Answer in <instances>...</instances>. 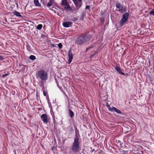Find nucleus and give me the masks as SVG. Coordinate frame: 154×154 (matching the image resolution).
I'll return each instance as SVG.
<instances>
[{"mask_svg":"<svg viewBox=\"0 0 154 154\" xmlns=\"http://www.w3.org/2000/svg\"><path fill=\"white\" fill-rule=\"evenodd\" d=\"M92 48V47H89V48H87L86 49V51H88V49H90V48Z\"/></svg>","mask_w":154,"mask_h":154,"instance_id":"obj_29","label":"nucleus"},{"mask_svg":"<svg viewBox=\"0 0 154 154\" xmlns=\"http://www.w3.org/2000/svg\"><path fill=\"white\" fill-rule=\"evenodd\" d=\"M68 57L69 58L68 63L69 64L71 62L73 59L72 54V53L71 51L70 50L68 52Z\"/></svg>","mask_w":154,"mask_h":154,"instance_id":"obj_10","label":"nucleus"},{"mask_svg":"<svg viewBox=\"0 0 154 154\" xmlns=\"http://www.w3.org/2000/svg\"><path fill=\"white\" fill-rule=\"evenodd\" d=\"M9 74L6 73L5 74H3L2 75V77H5L7 75H8Z\"/></svg>","mask_w":154,"mask_h":154,"instance_id":"obj_25","label":"nucleus"},{"mask_svg":"<svg viewBox=\"0 0 154 154\" xmlns=\"http://www.w3.org/2000/svg\"><path fill=\"white\" fill-rule=\"evenodd\" d=\"M69 116L72 118L74 116V113L70 109L69 110Z\"/></svg>","mask_w":154,"mask_h":154,"instance_id":"obj_17","label":"nucleus"},{"mask_svg":"<svg viewBox=\"0 0 154 154\" xmlns=\"http://www.w3.org/2000/svg\"><path fill=\"white\" fill-rule=\"evenodd\" d=\"M3 57L2 56L0 55V60H3Z\"/></svg>","mask_w":154,"mask_h":154,"instance_id":"obj_28","label":"nucleus"},{"mask_svg":"<svg viewBox=\"0 0 154 154\" xmlns=\"http://www.w3.org/2000/svg\"><path fill=\"white\" fill-rule=\"evenodd\" d=\"M43 94L45 96H46L47 95V92H46V91H44L43 92Z\"/></svg>","mask_w":154,"mask_h":154,"instance_id":"obj_24","label":"nucleus"},{"mask_svg":"<svg viewBox=\"0 0 154 154\" xmlns=\"http://www.w3.org/2000/svg\"><path fill=\"white\" fill-rule=\"evenodd\" d=\"M79 2H82V0H78Z\"/></svg>","mask_w":154,"mask_h":154,"instance_id":"obj_31","label":"nucleus"},{"mask_svg":"<svg viewBox=\"0 0 154 154\" xmlns=\"http://www.w3.org/2000/svg\"><path fill=\"white\" fill-rule=\"evenodd\" d=\"M27 49L29 51H30V48L29 47V48L27 47Z\"/></svg>","mask_w":154,"mask_h":154,"instance_id":"obj_30","label":"nucleus"},{"mask_svg":"<svg viewBox=\"0 0 154 154\" xmlns=\"http://www.w3.org/2000/svg\"><path fill=\"white\" fill-rule=\"evenodd\" d=\"M116 6L117 8H119L118 11L121 12L122 13H124L126 11V8L122 5H121L120 3H116Z\"/></svg>","mask_w":154,"mask_h":154,"instance_id":"obj_6","label":"nucleus"},{"mask_svg":"<svg viewBox=\"0 0 154 154\" xmlns=\"http://www.w3.org/2000/svg\"><path fill=\"white\" fill-rule=\"evenodd\" d=\"M61 5L63 6L64 9L66 11H71L72 9L69 5V2L67 0H62Z\"/></svg>","mask_w":154,"mask_h":154,"instance_id":"obj_5","label":"nucleus"},{"mask_svg":"<svg viewBox=\"0 0 154 154\" xmlns=\"http://www.w3.org/2000/svg\"><path fill=\"white\" fill-rule=\"evenodd\" d=\"M29 58L31 60H34L36 59L35 57L33 55H30L29 56Z\"/></svg>","mask_w":154,"mask_h":154,"instance_id":"obj_19","label":"nucleus"},{"mask_svg":"<svg viewBox=\"0 0 154 154\" xmlns=\"http://www.w3.org/2000/svg\"><path fill=\"white\" fill-rule=\"evenodd\" d=\"M58 46L59 49H61L62 48V45L61 43H60L58 44Z\"/></svg>","mask_w":154,"mask_h":154,"instance_id":"obj_22","label":"nucleus"},{"mask_svg":"<svg viewBox=\"0 0 154 154\" xmlns=\"http://www.w3.org/2000/svg\"><path fill=\"white\" fill-rule=\"evenodd\" d=\"M41 118L44 123H47L48 122V116L46 114H44L42 115Z\"/></svg>","mask_w":154,"mask_h":154,"instance_id":"obj_8","label":"nucleus"},{"mask_svg":"<svg viewBox=\"0 0 154 154\" xmlns=\"http://www.w3.org/2000/svg\"><path fill=\"white\" fill-rule=\"evenodd\" d=\"M13 13L14 15L17 17H22V16L20 14V13L16 11H14Z\"/></svg>","mask_w":154,"mask_h":154,"instance_id":"obj_14","label":"nucleus"},{"mask_svg":"<svg viewBox=\"0 0 154 154\" xmlns=\"http://www.w3.org/2000/svg\"><path fill=\"white\" fill-rule=\"evenodd\" d=\"M42 83L41 86L42 87V90L43 91V92L44 91H45V88H44V84L42 83Z\"/></svg>","mask_w":154,"mask_h":154,"instance_id":"obj_23","label":"nucleus"},{"mask_svg":"<svg viewBox=\"0 0 154 154\" xmlns=\"http://www.w3.org/2000/svg\"><path fill=\"white\" fill-rule=\"evenodd\" d=\"M149 14L152 16H154V9H152L150 11Z\"/></svg>","mask_w":154,"mask_h":154,"instance_id":"obj_20","label":"nucleus"},{"mask_svg":"<svg viewBox=\"0 0 154 154\" xmlns=\"http://www.w3.org/2000/svg\"><path fill=\"white\" fill-rule=\"evenodd\" d=\"M106 105L107 106L109 110L110 111H111L112 109V107H111L109 105V104L108 103H106Z\"/></svg>","mask_w":154,"mask_h":154,"instance_id":"obj_21","label":"nucleus"},{"mask_svg":"<svg viewBox=\"0 0 154 154\" xmlns=\"http://www.w3.org/2000/svg\"><path fill=\"white\" fill-rule=\"evenodd\" d=\"M63 92V93H64V94L65 95H66V94H65V93L64 92Z\"/></svg>","mask_w":154,"mask_h":154,"instance_id":"obj_32","label":"nucleus"},{"mask_svg":"<svg viewBox=\"0 0 154 154\" xmlns=\"http://www.w3.org/2000/svg\"><path fill=\"white\" fill-rule=\"evenodd\" d=\"M85 8L86 9H90V6L89 5H87L86 7Z\"/></svg>","mask_w":154,"mask_h":154,"instance_id":"obj_26","label":"nucleus"},{"mask_svg":"<svg viewBox=\"0 0 154 154\" xmlns=\"http://www.w3.org/2000/svg\"><path fill=\"white\" fill-rule=\"evenodd\" d=\"M75 137L74 139L79 140V131L77 129L76 127H75Z\"/></svg>","mask_w":154,"mask_h":154,"instance_id":"obj_9","label":"nucleus"},{"mask_svg":"<svg viewBox=\"0 0 154 154\" xmlns=\"http://www.w3.org/2000/svg\"><path fill=\"white\" fill-rule=\"evenodd\" d=\"M89 39L88 36L85 34H82L76 38L75 43L78 45H81L88 41Z\"/></svg>","mask_w":154,"mask_h":154,"instance_id":"obj_1","label":"nucleus"},{"mask_svg":"<svg viewBox=\"0 0 154 154\" xmlns=\"http://www.w3.org/2000/svg\"><path fill=\"white\" fill-rule=\"evenodd\" d=\"M115 69L116 70V71L119 72V73L121 75H124V73L122 71V70L121 69L120 67H116L115 68Z\"/></svg>","mask_w":154,"mask_h":154,"instance_id":"obj_13","label":"nucleus"},{"mask_svg":"<svg viewBox=\"0 0 154 154\" xmlns=\"http://www.w3.org/2000/svg\"><path fill=\"white\" fill-rule=\"evenodd\" d=\"M37 77L41 80V83L42 81H46L48 79V74L47 72L44 70H40L37 74Z\"/></svg>","mask_w":154,"mask_h":154,"instance_id":"obj_2","label":"nucleus"},{"mask_svg":"<svg viewBox=\"0 0 154 154\" xmlns=\"http://www.w3.org/2000/svg\"><path fill=\"white\" fill-rule=\"evenodd\" d=\"M75 5L76 8L78 10L81 6L82 5V2H78L77 0L73 2Z\"/></svg>","mask_w":154,"mask_h":154,"instance_id":"obj_7","label":"nucleus"},{"mask_svg":"<svg viewBox=\"0 0 154 154\" xmlns=\"http://www.w3.org/2000/svg\"><path fill=\"white\" fill-rule=\"evenodd\" d=\"M115 111L118 114H122V112L120 111V110H119L118 109L116 108L115 107H112V109L111 111L113 112V111Z\"/></svg>","mask_w":154,"mask_h":154,"instance_id":"obj_12","label":"nucleus"},{"mask_svg":"<svg viewBox=\"0 0 154 154\" xmlns=\"http://www.w3.org/2000/svg\"><path fill=\"white\" fill-rule=\"evenodd\" d=\"M72 23L70 21L66 22L63 23V25L64 27L67 28L71 26Z\"/></svg>","mask_w":154,"mask_h":154,"instance_id":"obj_11","label":"nucleus"},{"mask_svg":"<svg viewBox=\"0 0 154 154\" xmlns=\"http://www.w3.org/2000/svg\"><path fill=\"white\" fill-rule=\"evenodd\" d=\"M42 27V25L41 24H39L38 25L37 27V29L38 30H40Z\"/></svg>","mask_w":154,"mask_h":154,"instance_id":"obj_18","label":"nucleus"},{"mask_svg":"<svg viewBox=\"0 0 154 154\" xmlns=\"http://www.w3.org/2000/svg\"><path fill=\"white\" fill-rule=\"evenodd\" d=\"M77 20V18L76 17H74V18L72 20H73V21H75L76 20Z\"/></svg>","mask_w":154,"mask_h":154,"instance_id":"obj_27","label":"nucleus"},{"mask_svg":"<svg viewBox=\"0 0 154 154\" xmlns=\"http://www.w3.org/2000/svg\"><path fill=\"white\" fill-rule=\"evenodd\" d=\"M35 5L37 6H41V4L39 2L38 0H34Z\"/></svg>","mask_w":154,"mask_h":154,"instance_id":"obj_15","label":"nucleus"},{"mask_svg":"<svg viewBox=\"0 0 154 154\" xmlns=\"http://www.w3.org/2000/svg\"><path fill=\"white\" fill-rule=\"evenodd\" d=\"M54 2V0H50L49 2L47 3V6L48 7H51L52 5Z\"/></svg>","mask_w":154,"mask_h":154,"instance_id":"obj_16","label":"nucleus"},{"mask_svg":"<svg viewBox=\"0 0 154 154\" xmlns=\"http://www.w3.org/2000/svg\"><path fill=\"white\" fill-rule=\"evenodd\" d=\"M129 14L128 12H126L122 15V18L120 21V25L122 26L124 24L126 23L128 18Z\"/></svg>","mask_w":154,"mask_h":154,"instance_id":"obj_4","label":"nucleus"},{"mask_svg":"<svg viewBox=\"0 0 154 154\" xmlns=\"http://www.w3.org/2000/svg\"><path fill=\"white\" fill-rule=\"evenodd\" d=\"M79 141V140L74 139V141L71 146V150L74 153H77L79 150L80 144Z\"/></svg>","mask_w":154,"mask_h":154,"instance_id":"obj_3","label":"nucleus"}]
</instances>
